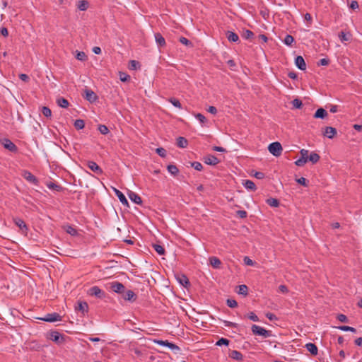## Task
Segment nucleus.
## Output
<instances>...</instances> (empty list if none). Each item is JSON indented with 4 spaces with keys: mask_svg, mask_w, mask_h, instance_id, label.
<instances>
[{
    "mask_svg": "<svg viewBox=\"0 0 362 362\" xmlns=\"http://www.w3.org/2000/svg\"><path fill=\"white\" fill-rule=\"evenodd\" d=\"M252 332L255 335L262 336L265 338L270 337L272 336L271 331L265 329L257 325H253L251 327Z\"/></svg>",
    "mask_w": 362,
    "mask_h": 362,
    "instance_id": "obj_1",
    "label": "nucleus"
},
{
    "mask_svg": "<svg viewBox=\"0 0 362 362\" xmlns=\"http://www.w3.org/2000/svg\"><path fill=\"white\" fill-rule=\"evenodd\" d=\"M268 150L273 156L278 157L281 154L282 146L279 142L276 141L269 145Z\"/></svg>",
    "mask_w": 362,
    "mask_h": 362,
    "instance_id": "obj_2",
    "label": "nucleus"
},
{
    "mask_svg": "<svg viewBox=\"0 0 362 362\" xmlns=\"http://www.w3.org/2000/svg\"><path fill=\"white\" fill-rule=\"evenodd\" d=\"M1 144L7 150L11 152L16 153L18 151V148L16 144L12 142L10 139L7 138H4L1 139Z\"/></svg>",
    "mask_w": 362,
    "mask_h": 362,
    "instance_id": "obj_3",
    "label": "nucleus"
},
{
    "mask_svg": "<svg viewBox=\"0 0 362 362\" xmlns=\"http://www.w3.org/2000/svg\"><path fill=\"white\" fill-rule=\"evenodd\" d=\"M41 320L48 322L61 321L62 317L57 313H47L45 317L40 318Z\"/></svg>",
    "mask_w": 362,
    "mask_h": 362,
    "instance_id": "obj_4",
    "label": "nucleus"
},
{
    "mask_svg": "<svg viewBox=\"0 0 362 362\" xmlns=\"http://www.w3.org/2000/svg\"><path fill=\"white\" fill-rule=\"evenodd\" d=\"M88 294L94 296L98 298H103L105 297V292L98 286H94L88 290Z\"/></svg>",
    "mask_w": 362,
    "mask_h": 362,
    "instance_id": "obj_5",
    "label": "nucleus"
},
{
    "mask_svg": "<svg viewBox=\"0 0 362 362\" xmlns=\"http://www.w3.org/2000/svg\"><path fill=\"white\" fill-rule=\"evenodd\" d=\"M110 288L114 292L117 293H122L125 290L124 286L118 281L112 282Z\"/></svg>",
    "mask_w": 362,
    "mask_h": 362,
    "instance_id": "obj_6",
    "label": "nucleus"
},
{
    "mask_svg": "<svg viewBox=\"0 0 362 362\" xmlns=\"http://www.w3.org/2000/svg\"><path fill=\"white\" fill-rule=\"evenodd\" d=\"M85 93V98L89 101L90 103H94L97 100L98 96L97 95L90 89H86L84 90Z\"/></svg>",
    "mask_w": 362,
    "mask_h": 362,
    "instance_id": "obj_7",
    "label": "nucleus"
},
{
    "mask_svg": "<svg viewBox=\"0 0 362 362\" xmlns=\"http://www.w3.org/2000/svg\"><path fill=\"white\" fill-rule=\"evenodd\" d=\"M23 175V177L29 182H30L35 185H38V180L30 172L25 170V171H24Z\"/></svg>",
    "mask_w": 362,
    "mask_h": 362,
    "instance_id": "obj_8",
    "label": "nucleus"
},
{
    "mask_svg": "<svg viewBox=\"0 0 362 362\" xmlns=\"http://www.w3.org/2000/svg\"><path fill=\"white\" fill-rule=\"evenodd\" d=\"M295 64L300 70L304 71L306 69V64L302 56H298L296 57Z\"/></svg>",
    "mask_w": 362,
    "mask_h": 362,
    "instance_id": "obj_9",
    "label": "nucleus"
},
{
    "mask_svg": "<svg viewBox=\"0 0 362 362\" xmlns=\"http://www.w3.org/2000/svg\"><path fill=\"white\" fill-rule=\"evenodd\" d=\"M204 161L206 164L210 165H216L219 163V160L213 155H209L204 158Z\"/></svg>",
    "mask_w": 362,
    "mask_h": 362,
    "instance_id": "obj_10",
    "label": "nucleus"
},
{
    "mask_svg": "<svg viewBox=\"0 0 362 362\" xmlns=\"http://www.w3.org/2000/svg\"><path fill=\"white\" fill-rule=\"evenodd\" d=\"M114 192L115 193V195L117 197V198L119 199V202L124 206H129V202L126 198V197L124 196V194L121 192L119 191V189L115 188L114 189Z\"/></svg>",
    "mask_w": 362,
    "mask_h": 362,
    "instance_id": "obj_11",
    "label": "nucleus"
},
{
    "mask_svg": "<svg viewBox=\"0 0 362 362\" xmlns=\"http://www.w3.org/2000/svg\"><path fill=\"white\" fill-rule=\"evenodd\" d=\"M76 310L81 312V313L84 315L88 311V305L85 301H80L78 303V305L76 307Z\"/></svg>",
    "mask_w": 362,
    "mask_h": 362,
    "instance_id": "obj_12",
    "label": "nucleus"
},
{
    "mask_svg": "<svg viewBox=\"0 0 362 362\" xmlns=\"http://www.w3.org/2000/svg\"><path fill=\"white\" fill-rule=\"evenodd\" d=\"M336 134V129L332 127H327L323 132V135L329 139H332Z\"/></svg>",
    "mask_w": 362,
    "mask_h": 362,
    "instance_id": "obj_13",
    "label": "nucleus"
},
{
    "mask_svg": "<svg viewBox=\"0 0 362 362\" xmlns=\"http://www.w3.org/2000/svg\"><path fill=\"white\" fill-rule=\"evenodd\" d=\"M88 167L94 173L97 174H102L103 170L100 166L94 161H88L87 163Z\"/></svg>",
    "mask_w": 362,
    "mask_h": 362,
    "instance_id": "obj_14",
    "label": "nucleus"
},
{
    "mask_svg": "<svg viewBox=\"0 0 362 362\" xmlns=\"http://www.w3.org/2000/svg\"><path fill=\"white\" fill-rule=\"evenodd\" d=\"M122 297L124 300L129 301H134L136 299V295L132 290L124 291V293H122Z\"/></svg>",
    "mask_w": 362,
    "mask_h": 362,
    "instance_id": "obj_15",
    "label": "nucleus"
},
{
    "mask_svg": "<svg viewBox=\"0 0 362 362\" xmlns=\"http://www.w3.org/2000/svg\"><path fill=\"white\" fill-rule=\"evenodd\" d=\"M129 197L132 202H133L134 203H135L136 204H141L142 203L141 197L134 192H131L129 194Z\"/></svg>",
    "mask_w": 362,
    "mask_h": 362,
    "instance_id": "obj_16",
    "label": "nucleus"
},
{
    "mask_svg": "<svg viewBox=\"0 0 362 362\" xmlns=\"http://www.w3.org/2000/svg\"><path fill=\"white\" fill-rule=\"evenodd\" d=\"M155 40L158 47H163L165 45V40L159 33H156L154 35Z\"/></svg>",
    "mask_w": 362,
    "mask_h": 362,
    "instance_id": "obj_17",
    "label": "nucleus"
},
{
    "mask_svg": "<svg viewBox=\"0 0 362 362\" xmlns=\"http://www.w3.org/2000/svg\"><path fill=\"white\" fill-rule=\"evenodd\" d=\"M177 279L179 281V283L181 285H182L183 286L187 288V287H188L189 286V279H188V278L185 275H183V274L178 275L177 276Z\"/></svg>",
    "mask_w": 362,
    "mask_h": 362,
    "instance_id": "obj_18",
    "label": "nucleus"
},
{
    "mask_svg": "<svg viewBox=\"0 0 362 362\" xmlns=\"http://www.w3.org/2000/svg\"><path fill=\"white\" fill-rule=\"evenodd\" d=\"M226 37L228 41L232 42H237L239 40V36L234 32L228 31L226 33Z\"/></svg>",
    "mask_w": 362,
    "mask_h": 362,
    "instance_id": "obj_19",
    "label": "nucleus"
},
{
    "mask_svg": "<svg viewBox=\"0 0 362 362\" xmlns=\"http://www.w3.org/2000/svg\"><path fill=\"white\" fill-rule=\"evenodd\" d=\"M305 347L307 350L310 352L313 355H317V346L313 343H308L305 344Z\"/></svg>",
    "mask_w": 362,
    "mask_h": 362,
    "instance_id": "obj_20",
    "label": "nucleus"
},
{
    "mask_svg": "<svg viewBox=\"0 0 362 362\" xmlns=\"http://www.w3.org/2000/svg\"><path fill=\"white\" fill-rule=\"evenodd\" d=\"M327 115V111L323 108H319L317 110L314 115L315 118L324 119Z\"/></svg>",
    "mask_w": 362,
    "mask_h": 362,
    "instance_id": "obj_21",
    "label": "nucleus"
},
{
    "mask_svg": "<svg viewBox=\"0 0 362 362\" xmlns=\"http://www.w3.org/2000/svg\"><path fill=\"white\" fill-rule=\"evenodd\" d=\"M13 222L21 229L25 230H28V227H27L26 224L25 223V222L21 218H13Z\"/></svg>",
    "mask_w": 362,
    "mask_h": 362,
    "instance_id": "obj_22",
    "label": "nucleus"
},
{
    "mask_svg": "<svg viewBox=\"0 0 362 362\" xmlns=\"http://www.w3.org/2000/svg\"><path fill=\"white\" fill-rule=\"evenodd\" d=\"M243 185L247 189L252 190V191H255L256 189L255 184L252 180H244L243 182Z\"/></svg>",
    "mask_w": 362,
    "mask_h": 362,
    "instance_id": "obj_23",
    "label": "nucleus"
},
{
    "mask_svg": "<svg viewBox=\"0 0 362 362\" xmlns=\"http://www.w3.org/2000/svg\"><path fill=\"white\" fill-rule=\"evenodd\" d=\"M229 356L231 358L236 360V361H241L243 359V354L240 351H236V350L232 351L230 353Z\"/></svg>",
    "mask_w": 362,
    "mask_h": 362,
    "instance_id": "obj_24",
    "label": "nucleus"
},
{
    "mask_svg": "<svg viewBox=\"0 0 362 362\" xmlns=\"http://www.w3.org/2000/svg\"><path fill=\"white\" fill-rule=\"evenodd\" d=\"M210 264L211 265L216 269H218L220 267L221 262V260L216 257H211L209 258Z\"/></svg>",
    "mask_w": 362,
    "mask_h": 362,
    "instance_id": "obj_25",
    "label": "nucleus"
},
{
    "mask_svg": "<svg viewBox=\"0 0 362 362\" xmlns=\"http://www.w3.org/2000/svg\"><path fill=\"white\" fill-rule=\"evenodd\" d=\"M188 145V141L187 140L182 137V136H180L177 138V146L180 148H186Z\"/></svg>",
    "mask_w": 362,
    "mask_h": 362,
    "instance_id": "obj_26",
    "label": "nucleus"
},
{
    "mask_svg": "<svg viewBox=\"0 0 362 362\" xmlns=\"http://www.w3.org/2000/svg\"><path fill=\"white\" fill-rule=\"evenodd\" d=\"M165 346L169 348L175 353H178L179 351H180V348L177 345H176L175 344H173L172 342H170L168 340H166V344H165Z\"/></svg>",
    "mask_w": 362,
    "mask_h": 362,
    "instance_id": "obj_27",
    "label": "nucleus"
},
{
    "mask_svg": "<svg viewBox=\"0 0 362 362\" xmlns=\"http://www.w3.org/2000/svg\"><path fill=\"white\" fill-rule=\"evenodd\" d=\"M282 41L286 45L291 47L294 42V38L291 35H286Z\"/></svg>",
    "mask_w": 362,
    "mask_h": 362,
    "instance_id": "obj_28",
    "label": "nucleus"
},
{
    "mask_svg": "<svg viewBox=\"0 0 362 362\" xmlns=\"http://www.w3.org/2000/svg\"><path fill=\"white\" fill-rule=\"evenodd\" d=\"M57 103L59 107H63V108L68 107V106L69 105V101L64 98H58L57 100Z\"/></svg>",
    "mask_w": 362,
    "mask_h": 362,
    "instance_id": "obj_29",
    "label": "nucleus"
},
{
    "mask_svg": "<svg viewBox=\"0 0 362 362\" xmlns=\"http://www.w3.org/2000/svg\"><path fill=\"white\" fill-rule=\"evenodd\" d=\"M62 339V336L58 332H52L50 333V339L55 342H59Z\"/></svg>",
    "mask_w": 362,
    "mask_h": 362,
    "instance_id": "obj_30",
    "label": "nucleus"
},
{
    "mask_svg": "<svg viewBox=\"0 0 362 362\" xmlns=\"http://www.w3.org/2000/svg\"><path fill=\"white\" fill-rule=\"evenodd\" d=\"M238 294L246 296L248 293V288L246 285L242 284L238 286V291H237Z\"/></svg>",
    "mask_w": 362,
    "mask_h": 362,
    "instance_id": "obj_31",
    "label": "nucleus"
},
{
    "mask_svg": "<svg viewBox=\"0 0 362 362\" xmlns=\"http://www.w3.org/2000/svg\"><path fill=\"white\" fill-rule=\"evenodd\" d=\"M320 158V157L317 153L312 152L308 156V160L311 161L313 163H316L319 161Z\"/></svg>",
    "mask_w": 362,
    "mask_h": 362,
    "instance_id": "obj_32",
    "label": "nucleus"
},
{
    "mask_svg": "<svg viewBox=\"0 0 362 362\" xmlns=\"http://www.w3.org/2000/svg\"><path fill=\"white\" fill-rule=\"evenodd\" d=\"M46 186L49 189H54V190H56L57 192H60L62 191V187L54 182H47L46 184Z\"/></svg>",
    "mask_w": 362,
    "mask_h": 362,
    "instance_id": "obj_33",
    "label": "nucleus"
},
{
    "mask_svg": "<svg viewBox=\"0 0 362 362\" xmlns=\"http://www.w3.org/2000/svg\"><path fill=\"white\" fill-rule=\"evenodd\" d=\"M88 7V2L86 0H82L78 2V8L80 11H86Z\"/></svg>",
    "mask_w": 362,
    "mask_h": 362,
    "instance_id": "obj_34",
    "label": "nucleus"
},
{
    "mask_svg": "<svg viewBox=\"0 0 362 362\" xmlns=\"http://www.w3.org/2000/svg\"><path fill=\"white\" fill-rule=\"evenodd\" d=\"M153 249L155 250V251L160 255H163L165 254V249L163 248V246H161L160 245H158V244H154L153 245Z\"/></svg>",
    "mask_w": 362,
    "mask_h": 362,
    "instance_id": "obj_35",
    "label": "nucleus"
},
{
    "mask_svg": "<svg viewBox=\"0 0 362 362\" xmlns=\"http://www.w3.org/2000/svg\"><path fill=\"white\" fill-rule=\"evenodd\" d=\"M167 168H168V171L171 175H176L178 173V172H179L178 168L175 165H168Z\"/></svg>",
    "mask_w": 362,
    "mask_h": 362,
    "instance_id": "obj_36",
    "label": "nucleus"
},
{
    "mask_svg": "<svg viewBox=\"0 0 362 362\" xmlns=\"http://www.w3.org/2000/svg\"><path fill=\"white\" fill-rule=\"evenodd\" d=\"M267 203L272 207H277L279 205V202L275 198H269L267 200Z\"/></svg>",
    "mask_w": 362,
    "mask_h": 362,
    "instance_id": "obj_37",
    "label": "nucleus"
},
{
    "mask_svg": "<svg viewBox=\"0 0 362 362\" xmlns=\"http://www.w3.org/2000/svg\"><path fill=\"white\" fill-rule=\"evenodd\" d=\"M74 127L76 129H82L85 127V122L83 119H76L74 122Z\"/></svg>",
    "mask_w": 362,
    "mask_h": 362,
    "instance_id": "obj_38",
    "label": "nucleus"
},
{
    "mask_svg": "<svg viewBox=\"0 0 362 362\" xmlns=\"http://www.w3.org/2000/svg\"><path fill=\"white\" fill-rule=\"evenodd\" d=\"M168 100L175 107H177L180 109L182 108V105H181L180 102L179 101V100H177L175 98H170Z\"/></svg>",
    "mask_w": 362,
    "mask_h": 362,
    "instance_id": "obj_39",
    "label": "nucleus"
},
{
    "mask_svg": "<svg viewBox=\"0 0 362 362\" xmlns=\"http://www.w3.org/2000/svg\"><path fill=\"white\" fill-rule=\"evenodd\" d=\"M337 329H339L341 331H344V332H355L356 331L355 328H354L352 327H349V326H346V325L339 326V327H337Z\"/></svg>",
    "mask_w": 362,
    "mask_h": 362,
    "instance_id": "obj_40",
    "label": "nucleus"
},
{
    "mask_svg": "<svg viewBox=\"0 0 362 362\" xmlns=\"http://www.w3.org/2000/svg\"><path fill=\"white\" fill-rule=\"evenodd\" d=\"M42 113L43 115L46 117H50L52 116V111L51 110L46 106H44L42 107Z\"/></svg>",
    "mask_w": 362,
    "mask_h": 362,
    "instance_id": "obj_41",
    "label": "nucleus"
},
{
    "mask_svg": "<svg viewBox=\"0 0 362 362\" xmlns=\"http://www.w3.org/2000/svg\"><path fill=\"white\" fill-rule=\"evenodd\" d=\"M194 117L195 118L202 124H204V123L206 122V117H204V115H203L201 113H197L194 115Z\"/></svg>",
    "mask_w": 362,
    "mask_h": 362,
    "instance_id": "obj_42",
    "label": "nucleus"
},
{
    "mask_svg": "<svg viewBox=\"0 0 362 362\" xmlns=\"http://www.w3.org/2000/svg\"><path fill=\"white\" fill-rule=\"evenodd\" d=\"M98 131L100 132V134L103 135H106L109 133V129L104 124H100L98 126Z\"/></svg>",
    "mask_w": 362,
    "mask_h": 362,
    "instance_id": "obj_43",
    "label": "nucleus"
},
{
    "mask_svg": "<svg viewBox=\"0 0 362 362\" xmlns=\"http://www.w3.org/2000/svg\"><path fill=\"white\" fill-rule=\"evenodd\" d=\"M76 57L78 60L81 62L86 61L87 59V56L83 52H78Z\"/></svg>",
    "mask_w": 362,
    "mask_h": 362,
    "instance_id": "obj_44",
    "label": "nucleus"
},
{
    "mask_svg": "<svg viewBox=\"0 0 362 362\" xmlns=\"http://www.w3.org/2000/svg\"><path fill=\"white\" fill-rule=\"evenodd\" d=\"M228 344H229V340L226 338H221L216 343V345L219 346H221L222 345L228 346Z\"/></svg>",
    "mask_w": 362,
    "mask_h": 362,
    "instance_id": "obj_45",
    "label": "nucleus"
},
{
    "mask_svg": "<svg viewBox=\"0 0 362 362\" xmlns=\"http://www.w3.org/2000/svg\"><path fill=\"white\" fill-rule=\"evenodd\" d=\"M156 151L162 158H165L167 155L166 150L162 147L157 148Z\"/></svg>",
    "mask_w": 362,
    "mask_h": 362,
    "instance_id": "obj_46",
    "label": "nucleus"
},
{
    "mask_svg": "<svg viewBox=\"0 0 362 362\" xmlns=\"http://www.w3.org/2000/svg\"><path fill=\"white\" fill-rule=\"evenodd\" d=\"M192 167L198 171H201L203 169V165L201 163L195 161L191 163Z\"/></svg>",
    "mask_w": 362,
    "mask_h": 362,
    "instance_id": "obj_47",
    "label": "nucleus"
},
{
    "mask_svg": "<svg viewBox=\"0 0 362 362\" xmlns=\"http://www.w3.org/2000/svg\"><path fill=\"white\" fill-rule=\"evenodd\" d=\"M339 37L342 42L349 40V36L343 31L339 34Z\"/></svg>",
    "mask_w": 362,
    "mask_h": 362,
    "instance_id": "obj_48",
    "label": "nucleus"
},
{
    "mask_svg": "<svg viewBox=\"0 0 362 362\" xmlns=\"http://www.w3.org/2000/svg\"><path fill=\"white\" fill-rule=\"evenodd\" d=\"M292 105L296 108H300L303 105V103L300 99L296 98L292 101Z\"/></svg>",
    "mask_w": 362,
    "mask_h": 362,
    "instance_id": "obj_49",
    "label": "nucleus"
},
{
    "mask_svg": "<svg viewBox=\"0 0 362 362\" xmlns=\"http://www.w3.org/2000/svg\"><path fill=\"white\" fill-rule=\"evenodd\" d=\"M226 304L230 308H235L238 305L237 301L235 299H228Z\"/></svg>",
    "mask_w": 362,
    "mask_h": 362,
    "instance_id": "obj_50",
    "label": "nucleus"
},
{
    "mask_svg": "<svg viewBox=\"0 0 362 362\" xmlns=\"http://www.w3.org/2000/svg\"><path fill=\"white\" fill-rule=\"evenodd\" d=\"M129 78H130V76L128 74H127L124 72H119V79L122 81H123V82L127 81L129 80Z\"/></svg>",
    "mask_w": 362,
    "mask_h": 362,
    "instance_id": "obj_51",
    "label": "nucleus"
},
{
    "mask_svg": "<svg viewBox=\"0 0 362 362\" xmlns=\"http://www.w3.org/2000/svg\"><path fill=\"white\" fill-rule=\"evenodd\" d=\"M66 231L67 233H69V234H70L71 235H74V236L77 234L76 230L74 228H73V227H71L70 226H67V228H66Z\"/></svg>",
    "mask_w": 362,
    "mask_h": 362,
    "instance_id": "obj_52",
    "label": "nucleus"
},
{
    "mask_svg": "<svg viewBox=\"0 0 362 362\" xmlns=\"http://www.w3.org/2000/svg\"><path fill=\"white\" fill-rule=\"evenodd\" d=\"M248 318L253 321V322H258L259 321V318L257 317V315L253 313V312H250L249 314H248Z\"/></svg>",
    "mask_w": 362,
    "mask_h": 362,
    "instance_id": "obj_53",
    "label": "nucleus"
},
{
    "mask_svg": "<svg viewBox=\"0 0 362 362\" xmlns=\"http://www.w3.org/2000/svg\"><path fill=\"white\" fill-rule=\"evenodd\" d=\"M308 160H306V159H304V158H300L299 159H298L296 162H295V164L297 165V166H303L306 162Z\"/></svg>",
    "mask_w": 362,
    "mask_h": 362,
    "instance_id": "obj_54",
    "label": "nucleus"
},
{
    "mask_svg": "<svg viewBox=\"0 0 362 362\" xmlns=\"http://www.w3.org/2000/svg\"><path fill=\"white\" fill-rule=\"evenodd\" d=\"M337 320L341 322H346L348 321L347 317L344 314L338 315Z\"/></svg>",
    "mask_w": 362,
    "mask_h": 362,
    "instance_id": "obj_55",
    "label": "nucleus"
},
{
    "mask_svg": "<svg viewBox=\"0 0 362 362\" xmlns=\"http://www.w3.org/2000/svg\"><path fill=\"white\" fill-rule=\"evenodd\" d=\"M300 153V155H301L300 158H304V159H306V160H308V151L305 150V149H301Z\"/></svg>",
    "mask_w": 362,
    "mask_h": 362,
    "instance_id": "obj_56",
    "label": "nucleus"
},
{
    "mask_svg": "<svg viewBox=\"0 0 362 362\" xmlns=\"http://www.w3.org/2000/svg\"><path fill=\"white\" fill-rule=\"evenodd\" d=\"M254 35V33L249 30H247L245 33H244V35H243V37L245 38V39H250L251 37H252Z\"/></svg>",
    "mask_w": 362,
    "mask_h": 362,
    "instance_id": "obj_57",
    "label": "nucleus"
},
{
    "mask_svg": "<svg viewBox=\"0 0 362 362\" xmlns=\"http://www.w3.org/2000/svg\"><path fill=\"white\" fill-rule=\"evenodd\" d=\"M329 59H325V58H323V59H321L319 62L317 63V64L319 66H327L329 64Z\"/></svg>",
    "mask_w": 362,
    "mask_h": 362,
    "instance_id": "obj_58",
    "label": "nucleus"
},
{
    "mask_svg": "<svg viewBox=\"0 0 362 362\" xmlns=\"http://www.w3.org/2000/svg\"><path fill=\"white\" fill-rule=\"evenodd\" d=\"M237 214L241 218H244L247 217V212L244 210H239L237 211Z\"/></svg>",
    "mask_w": 362,
    "mask_h": 362,
    "instance_id": "obj_59",
    "label": "nucleus"
},
{
    "mask_svg": "<svg viewBox=\"0 0 362 362\" xmlns=\"http://www.w3.org/2000/svg\"><path fill=\"white\" fill-rule=\"evenodd\" d=\"M244 262L245 264L249 265V266H253L255 264V262L251 259H250L248 257H245Z\"/></svg>",
    "mask_w": 362,
    "mask_h": 362,
    "instance_id": "obj_60",
    "label": "nucleus"
},
{
    "mask_svg": "<svg viewBox=\"0 0 362 362\" xmlns=\"http://www.w3.org/2000/svg\"><path fill=\"white\" fill-rule=\"evenodd\" d=\"M180 42L182 44L185 45H191V42L185 37H181L180 38Z\"/></svg>",
    "mask_w": 362,
    "mask_h": 362,
    "instance_id": "obj_61",
    "label": "nucleus"
},
{
    "mask_svg": "<svg viewBox=\"0 0 362 362\" xmlns=\"http://www.w3.org/2000/svg\"><path fill=\"white\" fill-rule=\"evenodd\" d=\"M296 182L298 183V184H300L303 186H307V180L304 177H300L298 179L296 180Z\"/></svg>",
    "mask_w": 362,
    "mask_h": 362,
    "instance_id": "obj_62",
    "label": "nucleus"
},
{
    "mask_svg": "<svg viewBox=\"0 0 362 362\" xmlns=\"http://www.w3.org/2000/svg\"><path fill=\"white\" fill-rule=\"evenodd\" d=\"M350 6V8H351V9H354V10L357 9V8H358V1H355V0H354V1H352L351 2V4H350V6Z\"/></svg>",
    "mask_w": 362,
    "mask_h": 362,
    "instance_id": "obj_63",
    "label": "nucleus"
},
{
    "mask_svg": "<svg viewBox=\"0 0 362 362\" xmlns=\"http://www.w3.org/2000/svg\"><path fill=\"white\" fill-rule=\"evenodd\" d=\"M19 78L21 80L25 82H28L29 81V76L25 74H21L19 75Z\"/></svg>",
    "mask_w": 362,
    "mask_h": 362,
    "instance_id": "obj_64",
    "label": "nucleus"
}]
</instances>
